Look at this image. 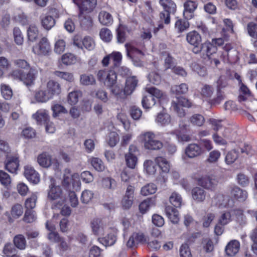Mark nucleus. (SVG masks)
<instances>
[{
	"label": "nucleus",
	"mask_w": 257,
	"mask_h": 257,
	"mask_svg": "<svg viewBox=\"0 0 257 257\" xmlns=\"http://www.w3.org/2000/svg\"><path fill=\"white\" fill-rule=\"evenodd\" d=\"M14 63L20 70H13L9 75L10 77L23 81L27 86L33 84L37 75V71L24 59L15 60Z\"/></svg>",
	"instance_id": "f257e3e1"
},
{
	"label": "nucleus",
	"mask_w": 257,
	"mask_h": 257,
	"mask_svg": "<svg viewBox=\"0 0 257 257\" xmlns=\"http://www.w3.org/2000/svg\"><path fill=\"white\" fill-rule=\"evenodd\" d=\"M99 22L103 25H111L113 22L112 16L107 12L101 11L98 15Z\"/></svg>",
	"instance_id": "4c0bfd02"
},
{
	"label": "nucleus",
	"mask_w": 257,
	"mask_h": 257,
	"mask_svg": "<svg viewBox=\"0 0 257 257\" xmlns=\"http://www.w3.org/2000/svg\"><path fill=\"white\" fill-rule=\"evenodd\" d=\"M156 204L155 198H148L143 201L139 205L140 212L142 213H146L150 207L154 206Z\"/></svg>",
	"instance_id": "a19ab883"
},
{
	"label": "nucleus",
	"mask_w": 257,
	"mask_h": 257,
	"mask_svg": "<svg viewBox=\"0 0 257 257\" xmlns=\"http://www.w3.org/2000/svg\"><path fill=\"white\" fill-rule=\"evenodd\" d=\"M109 56L113 62L114 67H118L122 60L121 54L119 52H113L109 54Z\"/></svg>",
	"instance_id": "bf43d9fd"
},
{
	"label": "nucleus",
	"mask_w": 257,
	"mask_h": 257,
	"mask_svg": "<svg viewBox=\"0 0 257 257\" xmlns=\"http://www.w3.org/2000/svg\"><path fill=\"white\" fill-rule=\"evenodd\" d=\"M101 185L104 189L113 191L116 188L117 183L114 179L107 177L102 179Z\"/></svg>",
	"instance_id": "c9c22d12"
},
{
	"label": "nucleus",
	"mask_w": 257,
	"mask_h": 257,
	"mask_svg": "<svg viewBox=\"0 0 257 257\" xmlns=\"http://www.w3.org/2000/svg\"><path fill=\"white\" fill-rule=\"evenodd\" d=\"M99 36L100 38L106 42H110L112 38L110 31L106 28H103L100 30Z\"/></svg>",
	"instance_id": "4d7b16f0"
},
{
	"label": "nucleus",
	"mask_w": 257,
	"mask_h": 257,
	"mask_svg": "<svg viewBox=\"0 0 257 257\" xmlns=\"http://www.w3.org/2000/svg\"><path fill=\"white\" fill-rule=\"evenodd\" d=\"M28 39L30 41H36L39 36V31L35 24L30 25L27 29Z\"/></svg>",
	"instance_id": "c85d7f7f"
},
{
	"label": "nucleus",
	"mask_w": 257,
	"mask_h": 257,
	"mask_svg": "<svg viewBox=\"0 0 257 257\" xmlns=\"http://www.w3.org/2000/svg\"><path fill=\"white\" fill-rule=\"evenodd\" d=\"M191 194L192 198L195 202L200 203L205 200L206 192L203 189L196 187L192 189Z\"/></svg>",
	"instance_id": "aec40b11"
},
{
	"label": "nucleus",
	"mask_w": 257,
	"mask_h": 257,
	"mask_svg": "<svg viewBox=\"0 0 257 257\" xmlns=\"http://www.w3.org/2000/svg\"><path fill=\"white\" fill-rule=\"evenodd\" d=\"M217 48L216 46L213 45L209 43H205L203 44V55L204 58L205 55L208 57L209 59L211 60V55L216 52Z\"/></svg>",
	"instance_id": "e433bc0d"
},
{
	"label": "nucleus",
	"mask_w": 257,
	"mask_h": 257,
	"mask_svg": "<svg viewBox=\"0 0 257 257\" xmlns=\"http://www.w3.org/2000/svg\"><path fill=\"white\" fill-rule=\"evenodd\" d=\"M191 106V102L185 97H177L176 100L172 101L171 108L178 114L179 117H182L185 115V112L181 106L189 107Z\"/></svg>",
	"instance_id": "0eeeda50"
},
{
	"label": "nucleus",
	"mask_w": 257,
	"mask_h": 257,
	"mask_svg": "<svg viewBox=\"0 0 257 257\" xmlns=\"http://www.w3.org/2000/svg\"><path fill=\"white\" fill-rule=\"evenodd\" d=\"M45 87L53 98L54 96L59 95L61 92V86L60 84L58 82L53 80H49L47 82Z\"/></svg>",
	"instance_id": "a211bd4d"
},
{
	"label": "nucleus",
	"mask_w": 257,
	"mask_h": 257,
	"mask_svg": "<svg viewBox=\"0 0 257 257\" xmlns=\"http://www.w3.org/2000/svg\"><path fill=\"white\" fill-rule=\"evenodd\" d=\"M119 140L118 135L116 132H112L109 133L107 142L110 147H113L118 142Z\"/></svg>",
	"instance_id": "680f3d73"
},
{
	"label": "nucleus",
	"mask_w": 257,
	"mask_h": 257,
	"mask_svg": "<svg viewBox=\"0 0 257 257\" xmlns=\"http://www.w3.org/2000/svg\"><path fill=\"white\" fill-rule=\"evenodd\" d=\"M79 20L81 26L84 29L88 30L92 27V19L89 15L80 13L79 15Z\"/></svg>",
	"instance_id": "393cba45"
},
{
	"label": "nucleus",
	"mask_w": 257,
	"mask_h": 257,
	"mask_svg": "<svg viewBox=\"0 0 257 257\" xmlns=\"http://www.w3.org/2000/svg\"><path fill=\"white\" fill-rule=\"evenodd\" d=\"M248 35L254 38H257V25L253 22H249L247 25Z\"/></svg>",
	"instance_id": "774afa93"
},
{
	"label": "nucleus",
	"mask_w": 257,
	"mask_h": 257,
	"mask_svg": "<svg viewBox=\"0 0 257 257\" xmlns=\"http://www.w3.org/2000/svg\"><path fill=\"white\" fill-rule=\"evenodd\" d=\"M65 41L63 39H59L55 42L54 51L56 53L60 54L65 51Z\"/></svg>",
	"instance_id": "052dcab7"
},
{
	"label": "nucleus",
	"mask_w": 257,
	"mask_h": 257,
	"mask_svg": "<svg viewBox=\"0 0 257 257\" xmlns=\"http://www.w3.org/2000/svg\"><path fill=\"white\" fill-rule=\"evenodd\" d=\"M37 200V196L35 193H33L30 197L27 198L25 202L26 210H32L36 206Z\"/></svg>",
	"instance_id": "3c124183"
},
{
	"label": "nucleus",
	"mask_w": 257,
	"mask_h": 257,
	"mask_svg": "<svg viewBox=\"0 0 257 257\" xmlns=\"http://www.w3.org/2000/svg\"><path fill=\"white\" fill-rule=\"evenodd\" d=\"M157 188L155 184L149 183L142 187L141 194L144 196L154 194L157 191Z\"/></svg>",
	"instance_id": "09e8293b"
},
{
	"label": "nucleus",
	"mask_w": 257,
	"mask_h": 257,
	"mask_svg": "<svg viewBox=\"0 0 257 257\" xmlns=\"http://www.w3.org/2000/svg\"><path fill=\"white\" fill-rule=\"evenodd\" d=\"M110 92V94L114 96L117 100H123L127 95L124 93V88L122 90V86L118 83L112 84V86L107 87Z\"/></svg>",
	"instance_id": "2eb2a0df"
},
{
	"label": "nucleus",
	"mask_w": 257,
	"mask_h": 257,
	"mask_svg": "<svg viewBox=\"0 0 257 257\" xmlns=\"http://www.w3.org/2000/svg\"><path fill=\"white\" fill-rule=\"evenodd\" d=\"M156 103V99L153 97V96L150 94L144 95L142 103L143 107L145 109H149L154 106Z\"/></svg>",
	"instance_id": "ea45409f"
},
{
	"label": "nucleus",
	"mask_w": 257,
	"mask_h": 257,
	"mask_svg": "<svg viewBox=\"0 0 257 257\" xmlns=\"http://www.w3.org/2000/svg\"><path fill=\"white\" fill-rule=\"evenodd\" d=\"M212 202L218 207H226L228 206L229 198L221 193H217L213 198Z\"/></svg>",
	"instance_id": "b1692460"
},
{
	"label": "nucleus",
	"mask_w": 257,
	"mask_h": 257,
	"mask_svg": "<svg viewBox=\"0 0 257 257\" xmlns=\"http://www.w3.org/2000/svg\"><path fill=\"white\" fill-rule=\"evenodd\" d=\"M155 162L164 172H168L170 170V165L168 161L162 157L155 158Z\"/></svg>",
	"instance_id": "a18cd8bd"
},
{
	"label": "nucleus",
	"mask_w": 257,
	"mask_h": 257,
	"mask_svg": "<svg viewBox=\"0 0 257 257\" xmlns=\"http://www.w3.org/2000/svg\"><path fill=\"white\" fill-rule=\"evenodd\" d=\"M125 47L127 57L132 60L134 65L138 67L142 66L143 63L142 59L144 57V53L130 44H126Z\"/></svg>",
	"instance_id": "20e7f679"
},
{
	"label": "nucleus",
	"mask_w": 257,
	"mask_h": 257,
	"mask_svg": "<svg viewBox=\"0 0 257 257\" xmlns=\"http://www.w3.org/2000/svg\"><path fill=\"white\" fill-rule=\"evenodd\" d=\"M240 248V243L236 240L230 241L225 247L226 253L228 256H234L239 251Z\"/></svg>",
	"instance_id": "a878e982"
},
{
	"label": "nucleus",
	"mask_w": 257,
	"mask_h": 257,
	"mask_svg": "<svg viewBox=\"0 0 257 257\" xmlns=\"http://www.w3.org/2000/svg\"><path fill=\"white\" fill-rule=\"evenodd\" d=\"M200 185L207 189H213L217 185V181L209 176L202 177L199 180Z\"/></svg>",
	"instance_id": "bb28decb"
},
{
	"label": "nucleus",
	"mask_w": 257,
	"mask_h": 257,
	"mask_svg": "<svg viewBox=\"0 0 257 257\" xmlns=\"http://www.w3.org/2000/svg\"><path fill=\"white\" fill-rule=\"evenodd\" d=\"M170 203L175 207H180L182 204V198L181 196L176 192L172 193L169 197Z\"/></svg>",
	"instance_id": "37998d69"
},
{
	"label": "nucleus",
	"mask_w": 257,
	"mask_h": 257,
	"mask_svg": "<svg viewBox=\"0 0 257 257\" xmlns=\"http://www.w3.org/2000/svg\"><path fill=\"white\" fill-rule=\"evenodd\" d=\"M231 194L233 197L239 201H244L247 197L246 191L241 189L238 187H234L232 189Z\"/></svg>",
	"instance_id": "2f4dec72"
},
{
	"label": "nucleus",
	"mask_w": 257,
	"mask_h": 257,
	"mask_svg": "<svg viewBox=\"0 0 257 257\" xmlns=\"http://www.w3.org/2000/svg\"><path fill=\"white\" fill-rule=\"evenodd\" d=\"M144 167L149 174H154L157 170V167L152 160H147L144 162Z\"/></svg>",
	"instance_id": "338daca9"
},
{
	"label": "nucleus",
	"mask_w": 257,
	"mask_h": 257,
	"mask_svg": "<svg viewBox=\"0 0 257 257\" xmlns=\"http://www.w3.org/2000/svg\"><path fill=\"white\" fill-rule=\"evenodd\" d=\"M189 121L194 126H201L205 122L204 117L200 114H194L189 118Z\"/></svg>",
	"instance_id": "c03bdc74"
},
{
	"label": "nucleus",
	"mask_w": 257,
	"mask_h": 257,
	"mask_svg": "<svg viewBox=\"0 0 257 257\" xmlns=\"http://www.w3.org/2000/svg\"><path fill=\"white\" fill-rule=\"evenodd\" d=\"M33 118L39 124L46 122L49 118L48 111L46 109H39L35 113L33 114Z\"/></svg>",
	"instance_id": "4be33fe9"
},
{
	"label": "nucleus",
	"mask_w": 257,
	"mask_h": 257,
	"mask_svg": "<svg viewBox=\"0 0 257 257\" xmlns=\"http://www.w3.org/2000/svg\"><path fill=\"white\" fill-rule=\"evenodd\" d=\"M62 63L66 65H71L76 62V57L71 53H66L61 57Z\"/></svg>",
	"instance_id": "13d9d810"
},
{
	"label": "nucleus",
	"mask_w": 257,
	"mask_h": 257,
	"mask_svg": "<svg viewBox=\"0 0 257 257\" xmlns=\"http://www.w3.org/2000/svg\"><path fill=\"white\" fill-rule=\"evenodd\" d=\"M161 57L164 60V66L166 69H172L174 66L173 58L167 51L161 52Z\"/></svg>",
	"instance_id": "473e14b6"
},
{
	"label": "nucleus",
	"mask_w": 257,
	"mask_h": 257,
	"mask_svg": "<svg viewBox=\"0 0 257 257\" xmlns=\"http://www.w3.org/2000/svg\"><path fill=\"white\" fill-rule=\"evenodd\" d=\"M24 175L30 182L37 184L40 181V176L38 172L31 166L27 165L24 168Z\"/></svg>",
	"instance_id": "dca6fc26"
},
{
	"label": "nucleus",
	"mask_w": 257,
	"mask_h": 257,
	"mask_svg": "<svg viewBox=\"0 0 257 257\" xmlns=\"http://www.w3.org/2000/svg\"><path fill=\"white\" fill-rule=\"evenodd\" d=\"M94 194L92 191L85 190L82 192L81 201L83 203H88L93 198Z\"/></svg>",
	"instance_id": "e2e57ef3"
},
{
	"label": "nucleus",
	"mask_w": 257,
	"mask_h": 257,
	"mask_svg": "<svg viewBox=\"0 0 257 257\" xmlns=\"http://www.w3.org/2000/svg\"><path fill=\"white\" fill-rule=\"evenodd\" d=\"M18 157L7 155V162L5 165L6 169L12 173H16L19 166Z\"/></svg>",
	"instance_id": "4468645a"
},
{
	"label": "nucleus",
	"mask_w": 257,
	"mask_h": 257,
	"mask_svg": "<svg viewBox=\"0 0 257 257\" xmlns=\"http://www.w3.org/2000/svg\"><path fill=\"white\" fill-rule=\"evenodd\" d=\"M48 198L51 200L60 199L54 207H57V205L61 206L63 203L65 198L63 197V193L61 188L59 186L55 185L53 179H51V184L49 185V189L48 193Z\"/></svg>",
	"instance_id": "423d86ee"
},
{
	"label": "nucleus",
	"mask_w": 257,
	"mask_h": 257,
	"mask_svg": "<svg viewBox=\"0 0 257 257\" xmlns=\"http://www.w3.org/2000/svg\"><path fill=\"white\" fill-rule=\"evenodd\" d=\"M198 7V3L196 1H187L184 3V17L187 20H190L193 18L194 12Z\"/></svg>",
	"instance_id": "f8f14e48"
},
{
	"label": "nucleus",
	"mask_w": 257,
	"mask_h": 257,
	"mask_svg": "<svg viewBox=\"0 0 257 257\" xmlns=\"http://www.w3.org/2000/svg\"><path fill=\"white\" fill-rule=\"evenodd\" d=\"M55 161L53 159L51 156L46 153H43L38 155L37 157V162L42 167H49L53 162Z\"/></svg>",
	"instance_id": "412c9836"
},
{
	"label": "nucleus",
	"mask_w": 257,
	"mask_h": 257,
	"mask_svg": "<svg viewBox=\"0 0 257 257\" xmlns=\"http://www.w3.org/2000/svg\"><path fill=\"white\" fill-rule=\"evenodd\" d=\"M62 183L63 186L67 188L72 185L73 188L79 189L81 185L79 175L76 173H71L70 169H65L64 171Z\"/></svg>",
	"instance_id": "7ed1b4c3"
},
{
	"label": "nucleus",
	"mask_w": 257,
	"mask_h": 257,
	"mask_svg": "<svg viewBox=\"0 0 257 257\" xmlns=\"http://www.w3.org/2000/svg\"><path fill=\"white\" fill-rule=\"evenodd\" d=\"M140 142L147 150H158L163 147V143L156 139L155 134L151 131L142 132L138 137Z\"/></svg>",
	"instance_id": "f03ea898"
},
{
	"label": "nucleus",
	"mask_w": 257,
	"mask_h": 257,
	"mask_svg": "<svg viewBox=\"0 0 257 257\" xmlns=\"http://www.w3.org/2000/svg\"><path fill=\"white\" fill-rule=\"evenodd\" d=\"M80 84L83 85H90L94 84L95 79L92 75L82 74L80 77Z\"/></svg>",
	"instance_id": "de8ad7c7"
},
{
	"label": "nucleus",
	"mask_w": 257,
	"mask_h": 257,
	"mask_svg": "<svg viewBox=\"0 0 257 257\" xmlns=\"http://www.w3.org/2000/svg\"><path fill=\"white\" fill-rule=\"evenodd\" d=\"M159 3L163 8L164 10L170 13L176 12V5L172 0H160Z\"/></svg>",
	"instance_id": "79ce46f5"
},
{
	"label": "nucleus",
	"mask_w": 257,
	"mask_h": 257,
	"mask_svg": "<svg viewBox=\"0 0 257 257\" xmlns=\"http://www.w3.org/2000/svg\"><path fill=\"white\" fill-rule=\"evenodd\" d=\"M73 1L79 7L80 13H90L96 5V0H73Z\"/></svg>",
	"instance_id": "9b49d317"
},
{
	"label": "nucleus",
	"mask_w": 257,
	"mask_h": 257,
	"mask_svg": "<svg viewBox=\"0 0 257 257\" xmlns=\"http://www.w3.org/2000/svg\"><path fill=\"white\" fill-rule=\"evenodd\" d=\"M33 51L38 55H49L51 52V46L47 38H42L39 42L33 47Z\"/></svg>",
	"instance_id": "6e6552de"
},
{
	"label": "nucleus",
	"mask_w": 257,
	"mask_h": 257,
	"mask_svg": "<svg viewBox=\"0 0 257 257\" xmlns=\"http://www.w3.org/2000/svg\"><path fill=\"white\" fill-rule=\"evenodd\" d=\"M42 26L46 30H50L55 24L53 17L50 16H45L41 19Z\"/></svg>",
	"instance_id": "49530a36"
},
{
	"label": "nucleus",
	"mask_w": 257,
	"mask_h": 257,
	"mask_svg": "<svg viewBox=\"0 0 257 257\" xmlns=\"http://www.w3.org/2000/svg\"><path fill=\"white\" fill-rule=\"evenodd\" d=\"M175 13H170L168 11L163 10L159 14L160 24L158 27L154 29V32L156 33L159 30L164 28L163 24L169 25L171 22L170 15Z\"/></svg>",
	"instance_id": "6ab92c4d"
},
{
	"label": "nucleus",
	"mask_w": 257,
	"mask_h": 257,
	"mask_svg": "<svg viewBox=\"0 0 257 257\" xmlns=\"http://www.w3.org/2000/svg\"><path fill=\"white\" fill-rule=\"evenodd\" d=\"M13 35L15 42L17 45H22L24 42V38L20 29L18 27L14 28Z\"/></svg>",
	"instance_id": "69168bd1"
},
{
	"label": "nucleus",
	"mask_w": 257,
	"mask_h": 257,
	"mask_svg": "<svg viewBox=\"0 0 257 257\" xmlns=\"http://www.w3.org/2000/svg\"><path fill=\"white\" fill-rule=\"evenodd\" d=\"M1 91L3 97L6 100L10 99L13 96V91L10 86L5 84L1 85Z\"/></svg>",
	"instance_id": "8fccbe9b"
},
{
	"label": "nucleus",
	"mask_w": 257,
	"mask_h": 257,
	"mask_svg": "<svg viewBox=\"0 0 257 257\" xmlns=\"http://www.w3.org/2000/svg\"><path fill=\"white\" fill-rule=\"evenodd\" d=\"M202 153L199 145L192 143L188 145L185 150L186 156L189 158H194L200 155Z\"/></svg>",
	"instance_id": "f3484780"
},
{
	"label": "nucleus",
	"mask_w": 257,
	"mask_h": 257,
	"mask_svg": "<svg viewBox=\"0 0 257 257\" xmlns=\"http://www.w3.org/2000/svg\"><path fill=\"white\" fill-rule=\"evenodd\" d=\"M200 93L202 97L210 98L214 93V88L211 85L205 84L202 87Z\"/></svg>",
	"instance_id": "6e6d98bb"
},
{
	"label": "nucleus",
	"mask_w": 257,
	"mask_h": 257,
	"mask_svg": "<svg viewBox=\"0 0 257 257\" xmlns=\"http://www.w3.org/2000/svg\"><path fill=\"white\" fill-rule=\"evenodd\" d=\"M82 96V93L80 90H77L70 92L67 96V102L71 105H75Z\"/></svg>",
	"instance_id": "f704fd0d"
},
{
	"label": "nucleus",
	"mask_w": 257,
	"mask_h": 257,
	"mask_svg": "<svg viewBox=\"0 0 257 257\" xmlns=\"http://www.w3.org/2000/svg\"><path fill=\"white\" fill-rule=\"evenodd\" d=\"M90 225L94 234L98 236L103 235L107 229L106 222L104 220L98 218L92 219L90 222Z\"/></svg>",
	"instance_id": "9d476101"
},
{
	"label": "nucleus",
	"mask_w": 257,
	"mask_h": 257,
	"mask_svg": "<svg viewBox=\"0 0 257 257\" xmlns=\"http://www.w3.org/2000/svg\"><path fill=\"white\" fill-rule=\"evenodd\" d=\"M138 82V79L135 76L127 78L124 87V93L127 95H131L137 86Z\"/></svg>",
	"instance_id": "5701e85b"
},
{
	"label": "nucleus",
	"mask_w": 257,
	"mask_h": 257,
	"mask_svg": "<svg viewBox=\"0 0 257 257\" xmlns=\"http://www.w3.org/2000/svg\"><path fill=\"white\" fill-rule=\"evenodd\" d=\"M155 120L157 123L161 125H166L171 122V118L168 113L160 112L157 115Z\"/></svg>",
	"instance_id": "58836bf2"
},
{
	"label": "nucleus",
	"mask_w": 257,
	"mask_h": 257,
	"mask_svg": "<svg viewBox=\"0 0 257 257\" xmlns=\"http://www.w3.org/2000/svg\"><path fill=\"white\" fill-rule=\"evenodd\" d=\"M231 221V215L230 212H222L218 219V222L221 225H225Z\"/></svg>",
	"instance_id": "5fc2aeb1"
},
{
	"label": "nucleus",
	"mask_w": 257,
	"mask_h": 257,
	"mask_svg": "<svg viewBox=\"0 0 257 257\" xmlns=\"http://www.w3.org/2000/svg\"><path fill=\"white\" fill-rule=\"evenodd\" d=\"M97 79L103 82L107 87L112 86L117 82V75L114 71L112 70H100L97 73Z\"/></svg>",
	"instance_id": "39448f33"
},
{
	"label": "nucleus",
	"mask_w": 257,
	"mask_h": 257,
	"mask_svg": "<svg viewBox=\"0 0 257 257\" xmlns=\"http://www.w3.org/2000/svg\"><path fill=\"white\" fill-rule=\"evenodd\" d=\"M34 98L36 101L39 103H46L53 98L46 87H42L36 91Z\"/></svg>",
	"instance_id": "ddd939ff"
},
{
	"label": "nucleus",
	"mask_w": 257,
	"mask_h": 257,
	"mask_svg": "<svg viewBox=\"0 0 257 257\" xmlns=\"http://www.w3.org/2000/svg\"><path fill=\"white\" fill-rule=\"evenodd\" d=\"M165 212L167 217L173 223H177L179 221L178 211L171 206H167L165 208Z\"/></svg>",
	"instance_id": "cd10ccee"
},
{
	"label": "nucleus",
	"mask_w": 257,
	"mask_h": 257,
	"mask_svg": "<svg viewBox=\"0 0 257 257\" xmlns=\"http://www.w3.org/2000/svg\"><path fill=\"white\" fill-rule=\"evenodd\" d=\"M116 240V232L114 230L107 233L104 237L100 238V241L105 246L113 245Z\"/></svg>",
	"instance_id": "c756f323"
},
{
	"label": "nucleus",
	"mask_w": 257,
	"mask_h": 257,
	"mask_svg": "<svg viewBox=\"0 0 257 257\" xmlns=\"http://www.w3.org/2000/svg\"><path fill=\"white\" fill-rule=\"evenodd\" d=\"M13 242L15 246L20 250H24L27 246L25 237L22 234H18L14 236Z\"/></svg>",
	"instance_id": "72a5a7b5"
},
{
	"label": "nucleus",
	"mask_w": 257,
	"mask_h": 257,
	"mask_svg": "<svg viewBox=\"0 0 257 257\" xmlns=\"http://www.w3.org/2000/svg\"><path fill=\"white\" fill-rule=\"evenodd\" d=\"M54 74L60 78L69 82H72L74 80L73 74L70 72L56 71L54 72Z\"/></svg>",
	"instance_id": "603ef678"
},
{
	"label": "nucleus",
	"mask_w": 257,
	"mask_h": 257,
	"mask_svg": "<svg viewBox=\"0 0 257 257\" xmlns=\"http://www.w3.org/2000/svg\"><path fill=\"white\" fill-rule=\"evenodd\" d=\"M186 40L191 45H199L201 42V37L198 33L192 31L187 34Z\"/></svg>",
	"instance_id": "7c9ffc66"
},
{
	"label": "nucleus",
	"mask_w": 257,
	"mask_h": 257,
	"mask_svg": "<svg viewBox=\"0 0 257 257\" xmlns=\"http://www.w3.org/2000/svg\"><path fill=\"white\" fill-rule=\"evenodd\" d=\"M0 182L6 187H8L11 183V179L10 175L2 170H0Z\"/></svg>",
	"instance_id": "0e129e2a"
},
{
	"label": "nucleus",
	"mask_w": 257,
	"mask_h": 257,
	"mask_svg": "<svg viewBox=\"0 0 257 257\" xmlns=\"http://www.w3.org/2000/svg\"><path fill=\"white\" fill-rule=\"evenodd\" d=\"M37 219L36 213L33 210H26L23 217V220L27 223H32Z\"/></svg>",
	"instance_id": "864d4df0"
},
{
	"label": "nucleus",
	"mask_w": 257,
	"mask_h": 257,
	"mask_svg": "<svg viewBox=\"0 0 257 257\" xmlns=\"http://www.w3.org/2000/svg\"><path fill=\"white\" fill-rule=\"evenodd\" d=\"M138 153L137 147L131 145L129 147L128 152L125 155V160L127 166L131 169H134L138 163L137 155Z\"/></svg>",
	"instance_id": "1a4fd4ad"
}]
</instances>
